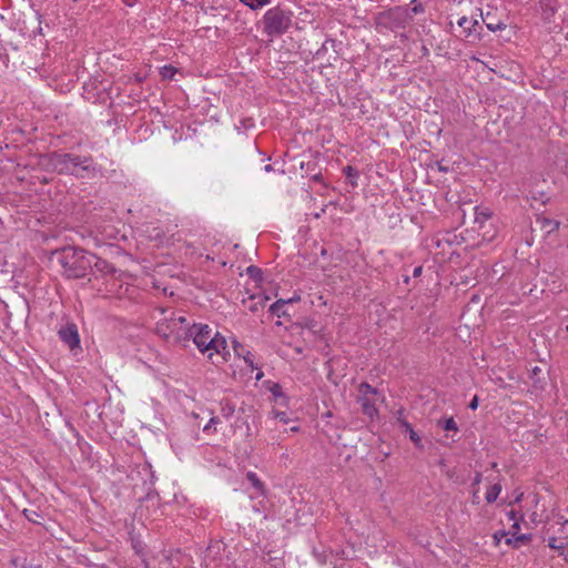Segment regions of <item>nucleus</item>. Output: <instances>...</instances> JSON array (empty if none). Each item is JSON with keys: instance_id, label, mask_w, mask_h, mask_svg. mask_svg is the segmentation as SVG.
I'll list each match as a JSON object with an SVG mask.
<instances>
[{"instance_id": "42", "label": "nucleus", "mask_w": 568, "mask_h": 568, "mask_svg": "<svg viewBox=\"0 0 568 568\" xmlns=\"http://www.w3.org/2000/svg\"><path fill=\"white\" fill-rule=\"evenodd\" d=\"M346 170H347V174L351 176L353 169L351 166H347Z\"/></svg>"}, {"instance_id": "35", "label": "nucleus", "mask_w": 568, "mask_h": 568, "mask_svg": "<svg viewBox=\"0 0 568 568\" xmlns=\"http://www.w3.org/2000/svg\"><path fill=\"white\" fill-rule=\"evenodd\" d=\"M479 501H480V499H479V491H478V489H475L473 491V503L474 504H479Z\"/></svg>"}, {"instance_id": "12", "label": "nucleus", "mask_w": 568, "mask_h": 568, "mask_svg": "<svg viewBox=\"0 0 568 568\" xmlns=\"http://www.w3.org/2000/svg\"><path fill=\"white\" fill-rule=\"evenodd\" d=\"M491 217V211L488 207H475V223L481 230L484 224Z\"/></svg>"}, {"instance_id": "32", "label": "nucleus", "mask_w": 568, "mask_h": 568, "mask_svg": "<svg viewBox=\"0 0 568 568\" xmlns=\"http://www.w3.org/2000/svg\"><path fill=\"white\" fill-rule=\"evenodd\" d=\"M510 532L508 531H498L494 535V539L496 544H499L503 537H508Z\"/></svg>"}, {"instance_id": "20", "label": "nucleus", "mask_w": 568, "mask_h": 568, "mask_svg": "<svg viewBox=\"0 0 568 568\" xmlns=\"http://www.w3.org/2000/svg\"><path fill=\"white\" fill-rule=\"evenodd\" d=\"M407 9L410 11V22L413 21L414 16L420 14L425 11L423 4L417 0H412Z\"/></svg>"}, {"instance_id": "39", "label": "nucleus", "mask_w": 568, "mask_h": 568, "mask_svg": "<svg viewBox=\"0 0 568 568\" xmlns=\"http://www.w3.org/2000/svg\"><path fill=\"white\" fill-rule=\"evenodd\" d=\"M290 430L293 432V433H297V432H300V427L298 426H292L290 428Z\"/></svg>"}, {"instance_id": "25", "label": "nucleus", "mask_w": 568, "mask_h": 568, "mask_svg": "<svg viewBox=\"0 0 568 568\" xmlns=\"http://www.w3.org/2000/svg\"><path fill=\"white\" fill-rule=\"evenodd\" d=\"M219 423L217 417H211L209 423L203 427V432L210 433L212 429L215 432V425Z\"/></svg>"}, {"instance_id": "13", "label": "nucleus", "mask_w": 568, "mask_h": 568, "mask_svg": "<svg viewBox=\"0 0 568 568\" xmlns=\"http://www.w3.org/2000/svg\"><path fill=\"white\" fill-rule=\"evenodd\" d=\"M531 540L530 534H517L510 535L506 538V544L514 547L519 548L521 545L528 544Z\"/></svg>"}, {"instance_id": "23", "label": "nucleus", "mask_w": 568, "mask_h": 568, "mask_svg": "<svg viewBox=\"0 0 568 568\" xmlns=\"http://www.w3.org/2000/svg\"><path fill=\"white\" fill-rule=\"evenodd\" d=\"M486 27L488 30L496 32V31L505 30L506 23L503 21H497V22L488 21V22H486Z\"/></svg>"}, {"instance_id": "41", "label": "nucleus", "mask_w": 568, "mask_h": 568, "mask_svg": "<svg viewBox=\"0 0 568 568\" xmlns=\"http://www.w3.org/2000/svg\"><path fill=\"white\" fill-rule=\"evenodd\" d=\"M171 447H173V448H174V450H176V444H175V440H172V443H171ZM175 453H176V454H179L178 452H175Z\"/></svg>"}, {"instance_id": "28", "label": "nucleus", "mask_w": 568, "mask_h": 568, "mask_svg": "<svg viewBox=\"0 0 568 568\" xmlns=\"http://www.w3.org/2000/svg\"><path fill=\"white\" fill-rule=\"evenodd\" d=\"M233 349L237 356H241L242 354H244L246 352L245 347L237 341H233Z\"/></svg>"}, {"instance_id": "30", "label": "nucleus", "mask_w": 568, "mask_h": 568, "mask_svg": "<svg viewBox=\"0 0 568 568\" xmlns=\"http://www.w3.org/2000/svg\"><path fill=\"white\" fill-rule=\"evenodd\" d=\"M247 273L254 277V278H260L261 277V271L260 268L255 267V266H248L247 267Z\"/></svg>"}, {"instance_id": "1", "label": "nucleus", "mask_w": 568, "mask_h": 568, "mask_svg": "<svg viewBox=\"0 0 568 568\" xmlns=\"http://www.w3.org/2000/svg\"><path fill=\"white\" fill-rule=\"evenodd\" d=\"M192 339L197 349L213 361L214 356L226 361L230 354L224 336L214 332L207 324L189 325V341Z\"/></svg>"}, {"instance_id": "4", "label": "nucleus", "mask_w": 568, "mask_h": 568, "mask_svg": "<svg viewBox=\"0 0 568 568\" xmlns=\"http://www.w3.org/2000/svg\"><path fill=\"white\" fill-rule=\"evenodd\" d=\"M50 162L53 170L58 173H65L81 178L84 176V172L89 171L92 165V161L90 159L67 153L53 154Z\"/></svg>"}, {"instance_id": "44", "label": "nucleus", "mask_w": 568, "mask_h": 568, "mask_svg": "<svg viewBox=\"0 0 568 568\" xmlns=\"http://www.w3.org/2000/svg\"><path fill=\"white\" fill-rule=\"evenodd\" d=\"M265 171L270 172L272 170V166L271 165H265Z\"/></svg>"}, {"instance_id": "7", "label": "nucleus", "mask_w": 568, "mask_h": 568, "mask_svg": "<svg viewBox=\"0 0 568 568\" xmlns=\"http://www.w3.org/2000/svg\"><path fill=\"white\" fill-rule=\"evenodd\" d=\"M264 33L268 37L286 32L291 26V14L278 7L268 9L263 17Z\"/></svg>"}, {"instance_id": "33", "label": "nucleus", "mask_w": 568, "mask_h": 568, "mask_svg": "<svg viewBox=\"0 0 568 568\" xmlns=\"http://www.w3.org/2000/svg\"><path fill=\"white\" fill-rule=\"evenodd\" d=\"M222 412H223V415H224L225 417H229V416H231V415L233 414L234 408H233V407H231V406H226V407H223V408H222Z\"/></svg>"}, {"instance_id": "18", "label": "nucleus", "mask_w": 568, "mask_h": 568, "mask_svg": "<svg viewBox=\"0 0 568 568\" xmlns=\"http://www.w3.org/2000/svg\"><path fill=\"white\" fill-rule=\"evenodd\" d=\"M252 10H258L271 3V0H240Z\"/></svg>"}, {"instance_id": "43", "label": "nucleus", "mask_w": 568, "mask_h": 568, "mask_svg": "<svg viewBox=\"0 0 568 568\" xmlns=\"http://www.w3.org/2000/svg\"><path fill=\"white\" fill-rule=\"evenodd\" d=\"M282 307H283V306H281V307L278 308V313H275L277 316H281L282 314H284V312L282 311Z\"/></svg>"}, {"instance_id": "6", "label": "nucleus", "mask_w": 568, "mask_h": 568, "mask_svg": "<svg viewBox=\"0 0 568 568\" xmlns=\"http://www.w3.org/2000/svg\"><path fill=\"white\" fill-rule=\"evenodd\" d=\"M410 24V11L406 7H395L376 17V26L382 30L398 31Z\"/></svg>"}, {"instance_id": "14", "label": "nucleus", "mask_w": 568, "mask_h": 568, "mask_svg": "<svg viewBox=\"0 0 568 568\" xmlns=\"http://www.w3.org/2000/svg\"><path fill=\"white\" fill-rule=\"evenodd\" d=\"M501 493V485L499 483H495L488 486L487 491L485 494V499L487 503L491 504L497 500Z\"/></svg>"}, {"instance_id": "26", "label": "nucleus", "mask_w": 568, "mask_h": 568, "mask_svg": "<svg viewBox=\"0 0 568 568\" xmlns=\"http://www.w3.org/2000/svg\"><path fill=\"white\" fill-rule=\"evenodd\" d=\"M508 520L513 523L521 521L524 516L516 510H510L507 513Z\"/></svg>"}, {"instance_id": "2", "label": "nucleus", "mask_w": 568, "mask_h": 568, "mask_svg": "<svg viewBox=\"0 0 568 568\" xmlns=\"http://www.w3.org/2000/svg\"><path fill=\"white\" fill-rule=\"evenodd\" d=\"M59 261L68 277L81 278L91 270V261H94V254L69 246L62 250Z\"/></svg>"}, {"instance_id": "10", "label": "nucleus", "mask_w": 568, "mask_h": 568, "mask_svg": "<svg viewBox=\"0 0 568 568\" xmlns=\"http://www.w3.org/2000/svg\"><path fill=\"white\" fill-rule=\"evenodd\" d=\"M61 341L71 349L80 346V337L78 328L74 324H68L59 331Z\"/></svg>"}, {"instance_id": "38", "label": "nucleus", "mask_w": 568, "mask_h": 568, "mask_svg": "<svg viewBox=\"0 0 568 568\" xmlns=\"http://www.w3.org/2000/svg\"><path fill=\"white\" fill-rule=\"evenodd\" d=\"M422 273V267L418 266L414 270V276H418Z\"/></svg>"}, {"instance_id": "19", "label": "nucleus", "mask_w": 568, "mask_h": 568, "mask_svg": "<svg viewBox=\"0 0 568 568\" xmlns=\"http://www.w3.org/2000/svg\"><path fill=\"white\" fill-rule=\"evenodd\" d=\"M247 480L252 484V486L257 490L260 495H263V484L258 479L257 475L253 471L247 473L246 475Z\"/></svg>"}, {"instance_id": "37", "label": "nucleus", "mask_w": 568, "mask_h": 568, "mask_svg": "<svg viewBox=\"0 0 568 568\" xmlns=\"http://www.w3.org/2000/svg\"><path fill=\"white\" fill-rule=\"evenodd\" d=\"M481 480V474H476L474 478V485H478Z\"/></svg>"}, {"instance_id": "34", "label": "nucleus", "mask_w": 568, "mask_h": 568, "mask_svg": "<svg viewBox=\"0 0 568 568\" xmlns=\"http://www.w3.org/2000/svg\"><path fill=\"white\" fill-rule=\"evenodd\" d=\"M468 407H469L471 410H475V409L478 407V398H477V396H475V397L470 400V403H469Z\"/></svg>"}, {"instance_id": "16", "label": "nucleus", "mask_w": 568, "mask_h": 568, "mask_svg": "<svg viewBox=\"0 0 568 568\" xmlns=\"http://www.w3.org/2000/svg\"><path fill=\"white\" fill-rule=\"evenodd\" d=\"M301 300L300 295L298 294H294L292 297L287 298V300H277L275 303H273L270 307L271 312L272 313H278V308L281 306H284L285 304H288V303H293V302H298Z\"/></svg>"}, {"instance_id": "15", "label": "nucleus", "mask_w": 568, "mask_h": 568, "mask_svg": "<svg viewBox=\"0 0 568 568\" xmlns=\"http://www.w3.org/2000/svg\"><path fill=\"white\" fill-rule=\"evenodd\" d=\"M270 392L272 393L274 398L280 402V404L287 405V398H286L285 394L283 393L280 384H277V383L272 384V386L270 387Z\"/></svg>"}, {"instance_id": "5", "label": "nucleus", "mask_w": 568, "mask_h": 568, "mask_svg": "<svg viewBox=\"0 0 568 568\" xmlns=\"http://www.w3.org/2000/svg\"><path fill=\"white\" fill-rule=\"evenodd\" d=\"M546 534L548 535V546L562 555L568 546V517L562 514H554L547 521Z\"/></svg>"}, {"instance_id": "9", "label": "nucleus", "mask_w": 568, "mask_h": 568, "mask_svg": "<svg viewBox=\"0 0 568 568\" xmlns=\"http://www.w3.org/2000/svg\"><path fill=\"white\" fill-rule=\"evenodd\" d=\"M359 402L362 404V409L365 415L369 418H374L377 415L376 400L378 398V393L375 388H373L367 383H363L359 386Z\"/></svg>"}, {"instance_id": "8", "label": "nucleus", "mask_w": 568, "mask_h": 568, "mask_svg": "<svg viewBox=\"0 0 568 568\" xmlns=\"http://www.w3.org/2000/svg\"><path fill=\"white\" fill-rule=\"evenodd\" d=\"M91 270H94L95 273H100L103 276H110V281H108L106 284V292L112 295H120V292L115 287L120 275H118L119 272L111 264L94 254V261H91Z\"/></svg>"}, {"instance_id": "45", "label": "nucleus", "mask_w": 568, "mask_h": 568, "mask_svg": "<svg viewBox=\"0 0 568 568\" xmlns=\"http://www.w3.org/2000/svg\"><path fill=\"white\" fill-rule=\"evenodd\" d=\"M357 568H367V566H366V565H364V564H358V567H357Z\"/></svg>"}, {"instance_id": "40", "label": "nucleus", "mask_w": 568, "mask_h": 568, "mask_svg": "<svg viewBox=\"0 0 568 568\" xmlns=\"http://www.w3.org/2000/svg\"><path fill=\"white\" fill-rule=\"evenodd\" d=\"M262 377H263V373H262V372H258V373L256 374V376H255V378H256L257 381H260Z\"/></svg>"}, {"instance_id": "24", "label": "nucleus", "mask_w": 568, "mask_h": 568, "mask_svg": "<svg viewBox=\"0 0 568 568\" xmlns=\"http://www.w3.org/2000/svg\"><path fill=\"white\" fill-rule=\"evenodd\" d=\"M443 428L447 432L449 430H454V432H457L458 427H457V424L456 422L454 420L453 417H449L447 418L444 424H443Z\"/></svg>"}, {"instance_id": "29", "label": "nucleus", "mask_w": 568, "mask_h": 568, "mask_svg": "<svg viewBox=\"0 0 568 568\" xmlns=\"http://www.w3.org/2000/svg\"><path fill=\"white\" fill-rule=\"evenodd\" d=\"M245 362V364H247L250 367L253 368V364H254V359H253V355L251 352L246 351L244 354L241 355Z\"/></svg>"}, {"instance_id": "27", "label": "nucleus", "mask_w": 568, "mask_h": 568, "mask_svg": "<svg viewBox=\"0 0 568 568\" xmlns=\"http://www.w3.org/2000/svg\"><path fill=\"white\" fill-rule=\"evenodd\" d=\"M409 434V438L410 440L417 446V447H422L423 446V443H422V438L414 430V429H410V432H408Z\"/></svg>"}, {"instance_id": "21", "label": "nucleus", "mask_w": 568, "mask_h": 568, "mask_svg": "<svg viewBox=\"0 0 568 568\" xmlns=\"http://www.w3.org/2000/svg\"><path fill=\"white\" fill-rule=\"evenodd\" d=\"M268 416L270 418L278 419L283 424H288L291 422V418L286 413L276 409H273Z\"/></svg>"}, {"instance_id": "22", "label": "nucleus", "mask_w": 568, "mask_h": 568, "mask_svg": "<svg viewBox=\"0 0 568 568\" xmlns=\"http://www.w3.org/2000/svg\"><path fill=\"white\" fill-rule=\"evenodd\" d=\"M176 72V69L172 65H164L160 69V74L163 79L171 80Z\"/></svg>"}, {"instance_id": "3", "label": "nucleus", "mask_w": 568, "mask_h": 568, "mask_svg": "<svg viewBox=\"0 0 568 568\" xmlns=\"http://www.w3.org/2000/svg\"><path fill=\"white\" fill-rule=\"evenodd\" d=\"M156 334L171 343L189 342V323L186 318L170 312L156 323Z\"/></svg>"}, {"instance_id": "31", "label": "nucleus", "mask_w": 568, "mask_h": 568, "mask_svg": "<svg viewBox=\"0 0 568 568\" xmlns=\"http://www.w3.org/2000/svg\"><path fill=\"white\" fill-rule=\"evenodd\" d=\"M520 523H521V521H516V523H513V524H511V528H510V530L508 531V532H510V534H509V536H510V535H517V534H519V530H520Z\"/></svg>"}, {"instance_id": "46", "label": "nucleus", "mask_w": 568, "mask_h": 568, "mask_svg": "<svg viewBox=\"0 0 568 568\" xmlns=\"http://www.w3.org/2000/svg\"><path fill=\"white\" fill-rule=\"evenodd\" d=\"M566 328H567V331H568V326H567Z\"/></svg>"}, {"instance_id": "36", "label": "nucleus", "mask_w": 568, "mask_h": 568, "mask_svg": "<svg viewBox=\"0 0 568 568\" xmlns=\"http://www.w3.org/2000/svg\"><path fill=\"white\" fill-rule=\"evenodd\" d=\"M402 425H403V427H404L407 432H410V429H414V428L412 427V425H410L409 423H407V422H403V423H402Z\"/></svg>"}, {"instance_id": "11", "label": "nucleus", "mask_w": 568, "mask_h": 568, "mask_svg": "<svg viewBox=\"0 0 568 568\" xmlns=\"http://www.w3.org/2000/svg\"><path fill=\"white\" fill-rule=\"evenodd\" d=\"M457 24L463 29L464 36L469 38L476 33V27L478 26V20L468 17H462L458 19Z\"/></svg>"}, {"instance_id": "17", "label": "nucleus", "mask_w": 568, "mask_h": 568, "mask_svg": "<svg viewBox=\"0 0 568 568\" xmlns=\"http://www.w3.org/2000/svg\"><path fill=\"white\" fill-rule=\"evenodd\" d=\"M539 222H540L541 227L548 233L556 231L559 227L558 221H554V220H550L547 217L539 219Z\"/></svg>"}]
</instances>
